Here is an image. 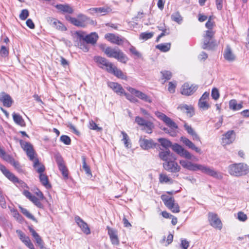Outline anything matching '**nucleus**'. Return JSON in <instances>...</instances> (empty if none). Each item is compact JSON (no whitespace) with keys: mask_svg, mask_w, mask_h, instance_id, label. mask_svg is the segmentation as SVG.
I'll return each instance as SVG.
<instances>
[{"mask_svg":"<svg viewBox=\"0 0 249 249\" xmlns=\"http://www.w3.org/2000/svg\"><path fill=\"white\" fill-rule=\"evenodd\" d=\"M153 128H154L153 124L152 122L149 121L144 126V128L142 129V130L145 131V132L148 134H151L152 132V129Z\"/></svg>","mask_w":249,"mask_h":249,"instance_id":"obj_49","label":"nucleus"},{"mask_svg":"<svg viewBox=\"0 0 249 249\" xmlns=\"http://www.w3.org/2000/svg\"><path fill=\"white\" fill-rule=\"evenodd\" d=\"M162 75V79H164L165 81L170 80L172 77V73L170 71H163L160 72Z\"/></svg>","mask_w":249,"mask_h":249,"instance_id":"obj_48","label":"nucleus"},{"mask_svg":"<svg viewBox=\"0 0 249 249\" xmlns=\"http://www.w3.org/2000/svg\"><path fill=\"white\" fill-rule=\"evenodd\" d=\"M58 166L64 178L65 179H67L68 178V170L66 166L63 164Z\"/></svg>","mask_w":249,"mask_h":249,"instance_id":"obj_44","label":"nucleus"},{"mask_svg":"<svg viewBox=\"0 0 249 249\" xmlns=\"http://www.w3.org/2000/svg\"><path fill=\"white\" fill-rule=\"evenodd\" d=\"M181 141L189 148L194 150L196 152L201 153V149L195 146V145L188 139L185 137H181Z\"/></svg>","mask_w":249,"mask_h":249,"instance_id":"obj_22","label":"nucleus"},{"mask_svg":"<svg viewBox=\"0 0 249 249\" xmlns=\"http://www.w3.org/2000/svg\"><path fill=\"white\" fill-rule=\"evenodd\" d=\"M157 49L160 50L161 52H167L171 48V43H161L157 45L156 46Z\"/></svg>","mask_w":249,"mask_h":249,"instance_id":"obj_36","label":"nucleus"},{"mask_svg":"<svg viewBox=\"0 0 249 249\" xmlns=\"http://www.w3.org/2000/svg\"><path fill=\"white\" fill-rule=\"evenodd\" d=\"M103 51L107 57L114 58L123 63H126L128 61L127 56L118 48L107 47Z\"/></svg>","mask_w":249,"mask_h":249,"instance_id":"obj_2","label":"nucleus"},{"mask_svg":"<svg viewBox=\"0 0 249 249\" xmlns=\"http://www.w3.org/2000/svg\"><path fill=\"white\" fill-rule=\"evenodd\" d=\"M171 18L173 21H175L178 24H180L182 21V18L178 11L172 14Z\"/></svg>","mask_w":249,"mask_h":249,"instance_id":"obj_40","label":"nucleus"},{"mask_svg":"<svg viewBox=\"0 0 249 249\" xmlns=\"http://www.w3.org/2000/svg\"><path fill=\"white\" fill-rule=\"evenodd\" d=\"M234 131L233 130L228 131L225 134L223 135L222 138V143L223 145L229 144L232 143L234 138L233 136Z\"/></svg>","mask_w":249,"mask_h":249,"instance_id":"obj_17","label":"nucleus"},{"mask_svg":"<svg viewBox=\"0 0 249 249\" xmlns=\"http://www.w3.org/2000/svg\"><path fill=\"white\" fill-rule=\"evenodd\" d=\"M135 121L138 125L142 126H144L149 122L139 116H137L135 118Z\"/></svg>","mask_w":249,"mask_h":249,"instance_id":"obj_47","label":"nucleus"},{"mask_svg":"<svg viewBox=\"0 0 249 249\" xmlns=\"http://www.w3.org/2000/svg\"><path fill=\"white\" fill-rule=\"evenodd\" d=\"M198 89V86L194 84H190L188 83H184L180 89L181 93L185 96L192 95Z\"/></svg>","mask_w":249,"mask_h":249,"instance_id":"obj_9","label":"nucleus"},{"mask_svg":"<svg viewBox=\"0 0 249 249\" xmlns=\"http://www.w3.org/2000/svg\"><path fill=\"white\" fill-rule=\"evenodd\" d=\"M224 57L229 61H233L235 59V56L232 53L230 46L227 45L224 53Z\"/></svg>","mask_w":249,"mask_h":249,"instance_id":"obj_28","label":"nucleus"},{"mask_svg":"<svg viewBox=\"0 0 249 249\" xmlns=\"http://www.w3.org/2000/svg\"><path fill=\"white\" fill-rule=\"evenodd\" d=\"M139 142L141 147L144 150H148L156 147L157 143L154 142L152 139H146L141 137Z\"/></svg>","mask_w":249,"mask_h":249,"instance_id":"obj_12","label":"nucleus"},{"mask_svg":"<svg viewBox=\"0 0 249 249\" xmlns=\"http://www.w3.org/2000/svg\"><path fill=\"white\" fill-rule=\"evenodd\" d=\"M108 72L113 74L115 76L121 79L126 80L127 78L126 76L121 70L116 67H113V66H112L110 71H109Z\"/></svg>","mask_w":249,"mask_h":249,"instance_id":"obj_23","label":"nucleus"},{"mask_svg":"<svg viewBox=\"0 0 249 249\" xmlns=\"http://www.w3.org/2000/svg\"><path fill=\"white\" fill-rule=\"evenodd\" d=\"M129 51L130 53L137 58H141L142 57V54H141V53L139 52H138L136 49V48L134 47V46H131V47L129 49Z\"/></svg>","mask_w":249,"mask_h":249,"instance_id":"obj_57","label":"nucleus"},{"mask_svg":"<svg viewBox=\"0 0 249 249\" xmlns=\"http://www.w3.org/2000/svg\"><path fill=\"white\" fill-rule=\"evenodd\" d=\"M108 86L118 95H123L125 92L122 86L118 83L109 82L108 83Z\"/></svg>","mask_w":249,"mask_h":249,"instance_id":"obj_15","label":"nucleus"},{"mask_svg":"<svg viewBox=\"0 0 249 249\" xmlns=\"http://www.w3.org/2000/svg\"><path fill=\"white\" fill-rule=\"evenodd\" d=\"M29 15V11L27 9H23L21 11L19 15V18L21 20H25Z\"/></svg>","mask_w":249,"mask_h":249,"instance_id":"obj_56","label":"nucleus"},{"mask_svg":"<svg viewBox=\"0 0 249 249\" xmlns=\"http://www.w3.org/2000/svg\"><path fill=\"white\" fill-rule=\"evenodd\" d=\"M158 141L165 149V150H168L169 147H172L171 142L165 138H159L158 139Z\"/></svg>","mask_w":249,"mask_h":249,"instance_id":"obj_35","label":"nucleus"},{"mask_svg":"<svg viewBox=\"0 0 249 249\" xmlns=\"http://www.w3.org/2000/svg\"><path fill=\"white\" fill-rule=\"evenodd\" d=\"M98 38V35L96 33L94 32L91 33L89 35H86L84 40L88 44H94L96 43Z\"/></svg>","mask_w":249,"mask_h":249,"instance_id":"obj_26","label":"nucleus"},{"mask_svg":"<svg viewBox=\"0 0 249 249\" xmlns=\"http://www.w3.org/2000/svg\"><path fill=\"white\" fill-rule=\"evenodd\" d=\"M0 54L2 57H6L9 54L8 50L4 46H2L0 50Z\"/></svg>","mask_w":249,"mask_h":249,"instance_id":"obj_60","label":"nucleus"},{"mask_svg":"<svg viewBox=\"0 0 249 249\" xmlns=\"http://www.w3.org/2000/svg\"><path fill=\"white\" fill-rule=\"evenodd\" d=\"M121 134L123 135L122 141L124 142V144L126 148H129L131 147L130 144L129 143V138L128 135L124 131H121Z\"/></svg>","mask_w":249,"mask_h":249,"instance_id":"obj_42","label":"nucleus"},{"mask_svg":"<svg viewBox=\"0 0 249 249\" xmlns=\"http://www.w3.org/2000/svg\"><path fill=\"white\" fill-rule=\"evenodd\" d=\"M0 170L6 177L12 182L14 183L19 182V180L18 178L7 169L4 166L0 165Z\"/></svg>","mask_w":249,"mask_h":249,"instance_id":"obj_20","label":"nucleus"},{"mask_svg":"<svg viewBox=\"0 0 249 249\" xmlns=\"http://www.w3.org/2000/svg\"><path fill=\"white\" fill-rule=\"evenodd\" d=\"M17 233H18L20 239L29 249L34 247L33 244L32 243L29 237L26 236L22 231L20 230H17Z\"/></svg>","mask_w":249,"mask_h":249,"instance_id":"obj_18","label":"nucleus"},{"mask_svg":"<svg viewBox=\"0 0 249 249\" xmlns=\"http://www.w3.org/2000/svg\"><path fill=\"white\" fill-rule=\"evenodd\" d=\"M94 60L97 63L100 68L105 69L108 72L109 71H110V69L113 65L105 58L99 56H95L94 57Z\"/></svg>","mask_w":249,"mask_h":249,"instance_id":"obj_7","label":"nucleus"},{"mask_svg":"<svg viewBox=\"0 0 249 249\" xmlns=\"http://www.w3.org/2000/svg\"><path fill=\"white\" fill-rule=\"evenodd\" d=\"M159 181L161 183H169L170 184H172L173 183V180L169 177L167 175L164 174H160L159 176Z\"/></svg>","mask_w":249,"mask_h":249,"instance_id":"obj_37","label":"nucleus"},{"mask_svg":"<svg viewBox=\"0 0 249 249\" xmlns=\"http://www.w3.org/2000/svg\"><path fill=\"white\" fill-rule=\"evenodd\" d=\"M60 141L66 145H70L71 143L70 138L67 135H62L60 138Z\"/></svg>","mask_w":249,"mask_h":249,"instance_id":"obj_52","label":"nucleus"},{"mask_svg":"<svg viewBox=\"0 0 249 249\" xmlns=\"http://www.w3.org/2000/svg\"><path fill=\"white\" fill-rule=\"evenodd\" d=\"M90 11V14L93 15L94 14H103L102 15H105L106 13L109 12L111 9L109 7H97V8H92L89 9Z\"/></svg>","mask_w":249,"mask_h":249,"instance_id":"obj_25","label":"nucleus"},{"mask_svg":"<svg viewBox=\"0 0 249 249\" xmlns=\"http://www.w3.org/2000/svg\"><path fill=\"white\" fill-rule=\"evenodd\" d=\"M55 6L58 10L64 13L71 14L73 12L72 8L68 4H59L56 5Z\"/></svg>","mask_w":249,"mask_h":249,"instance_id":"obj_29","label":"nucleus"},{"mask_svg":"<svg viewBox=\"0 0 249 249\" xmlns=\"http://www.w3.org/2000/svg\"><path fill=\"white\" fill-rule=\"evenodd\" d=\"M123 95H124L126 99L129 100L131 102L133 103H136L138 102V100L135 97H133L132 95L127 93L125 92L124 94Z\"/></svg>","mask_w":249,"mask_h":249,"instance_id":"obj_59","label":"nucleus"},{"mask_svg":"<svg viewBox=\"0 0 249 249\" xmlns=\"http://www.w3.org/2000/svg\"><path fill=\"white\" fill-rule=\"evenodd\" d=\"M161 198L164 205L169 209L172 205H174L175 202V200L173 197H170L166 195H162L161 196Z\"/></svg>","mask_w":249,"mask_h":249,"instance_id":"obj_24","label":"nucleus"},{"mask_svg":"<svg viewBox=\"0 0 249 249\" xmlns=\"http://www.w3.org/2000/svg\"><path fill=\"white\" fill-rule=\"evenodd\" d=\"M0 101L3 103L5 107H10L13 102L10 96L5 92H2L0 94Z\"/></svg>","mask_w":249,"mask_h":249,"instance_id":"obj_19","label":"nucleus"},{"mask_svg":"<svg viewBox=\"0 0 249 249\" xmlns=\"http://www.w3.org/2000/svg\"><path fill=\"white\" fill-rule=\"evenodd\" d=\"M33 166L36 169V171L39 174V180L42 184L47 189L50 188L51 185L49 182L48 178L43 174L45 169V166L39 163L38 159L35 160Z\"/></svg>","mask_w":249,"mask_h":249,"instance_id":"obj_4","label":"nucleus"},{"mask_svg":"<svg viewBox=\"0 0 249 249\" xmlns=\"http://www.w3.org/2000/svg\"><path fill=\"white\" fill-rule=\"evenodd\" d=\"M30 200L38 208H43L42 204L40 202L39 199L36 196H34Z\"/></svg>","mask_w":249,"mask_h":249,"instance_id":"obj_53","label":"nucleus"},{"mask_svg":"<svg viewBox=\"0 0 249 249\" xmlns=\"http://www.w3.org/2000/svg\"><path fill=\"white\" fill-rule=\"evenodd\" d=\"M67 18L71 21V22L73 24V25L78 26V27H81L82 26L83 23L78 20V19L75 18H72L70 16L67 17Z\"/></svg>","mask_w":249,"mask_h":249,"instance_id":"obj_45","label":"nucleus"},{"mask_svg":"<svg viewBox=\"0 0 249 249\" xmlns=\"http://www.w3.org/2000/svg\"><path fill=\"white\" fill-rule=\"evenodd\" d=\"M107 229L111 243L114 245H118L119 244V240L117 236V231L108 226L107 227Z\"/></svg>","mask_w":249,"mask_h":249,"instance_id":"obj_16","label":"nucleus"},{"mask_svg":"<svg viewBox=\"0 0 249 249\" xmlns=\"http://www.w3.org/2000/svg\"><path fill=\"white\" fill-rule=\"evenodd\" d=\"M178 108H179L183 111H185L187 114L189 115L190 116H192L193 109L191 106L187 105H181L178 107Z\"/></svg>","mask_w":249,"mask_h":249,"instance_id":"obj_38","label":"nucleus"},{"mask_svg":"<svg viewBox=\"0 0 249 249\" xmlns=\"http://www.w3.org/2000/svg\"><path fill=\"white\" fill-rule=\"evenodd\" d=\"M238 219L239 221L244 222L247 219V215L242 212H239L237 213Z\"/></svg>","mask_w":249,"mask_h":249,"instance_id":"obj_61","label":"nucleus"},{"mask_svg":"<svg viewBox=\"0 0 249 249\" xmlns=\"http://www.w3.org/2000/svg\"><path fill=\"white\" fill-rule=\"evenodd\" d=\"M82 168L85 170L86 174L91 176V172L89 167L87 164L86 158L85 156L82 157Z\"/></svg>","mask_w":249,"mask_h":249,"instance_id":"obj_41","label":"nucleus"},{"mask_svg":"<svg viewBox=\"0 0 249 249\" xmlns=\"http://www.w3.org/2000/svg\"><path fill=\"white\" fill-rule=\"evenodd\" d=\"M208 220L210 225L214 228L221 230L222 228V223L217 215L213 213H209L208 214Z\"/></svg>","mask_w":249,"mask_h":249,"instance_id":"obj_11","label":"nucleus"},{"mask_svg":"<svg viewBox=\"0 0 249 249\" xmlns=\"http://www.w3.org/2000/svg\"><path fill=\"white\" fill-rule=\"evenodd\" d=\"M229 107L231 109L236 111L241 109L243 107V106L241 103L237 104L236 100L232 99L229 102Z\"/></svg>","mask_w":249,"mask_h":249,"instance_id":"obj_31","label":"nucleus"},{"mask_svg":"<svg viewBox=\"0 0 249 249\" xmlns=\"http://www.w3.org/2000/svg\"><path fill=\"white\" fill-rule=\"evenodd\" d=\"M0 206L3 209H5L7 207L5 196L3 192L0 193Z\"/></svg>","mask_w":249,"mask_h":249,"instance_id":"obj_55","label":"nucleus"},{"mask_svg":"<svg viewBox=\"0 0 249 249\" xmlns=\"http://www.w3.org/2000/svg\"><path fill=\"white\" fill-rule=\"evenodd\" d=\"M74 219L77 224L81 228L84 233L86 234H89L90 233V231L88 224L79 216H76Z\"/></svg>","mask_w":249,"mask_h":249,"instance_id":"obj_14","label":"nucleus"},{"mask_svg":"<svg viewBox=\"0 0 249 249\" xmlns=\"http://www.w3.org/2000/svg\"><path fill=\"white\" fill-rule=\"evenodd\" d=\"M8 158L9 159V163H10L18 172H23L22 167L18 161H16L11 156H8Z\"/></svg>","mask_w":249,"mask_h":249,"instance_id":"obj_34","label":"nucleus"},{"mask_svg":"<svg viewBox=\"0 0 249 249\" xmlns=\"http://www.w3.org/2000/svg\"><path fill=\"white\" fill-rule=\"evenodd\" d=\"M198 106L200 108L203 109H207L209 108L210 106L206 100H201L199 99L198 102Z\"/></svg>","mask_w":249,"mask_h":249,"instance_id":"obj_51","label":"nucleus"},{"mask_svg":"<svg viewBox=\"0 0 249 249\" xmlns=\"http://www.w3.org/2000/svg\"><path fill=\"white\" fill-rule=\"evenodd\" d=\"M159 157L160 160L164 161V162L171 160H176L174 155L169 149L160 151L159 153Z\"/></svg>","mask_w":249,"mask_h":249,"instance_id":"obj_13","label":"nucleus"},{"mask_svg":"<svg viewBox=\"0 0 249 249\" xmlns=\"http://www.w3.org/2000/svg\"><path fill=\"white\" fill-rule=\"evenodd\" d=\"M52 26L59 30H65L66 29V27L63 25V24L57 19H55L53 21V24H52Z\"/></svg>","mask_w":249,"mask_h":249,"instance_id":"obj_46","label":"nucleus"},{"mask_svg":"<svg viewBox=\"0 0 249 249\" xmlns=\"http://www.w3.org/2000/svg\"><path fill=\"white\" fill-rule=\"evenodd\" d=\"M154 35V33L152 32L150 33H147V32H144L142 33L140 35V38L141 39H144V40H147L149 38H151Z\"/></svg>","mask_w":249,"mask_h":249,"instance_id":"obj_54","label":"nucleus"},{"mask_svg":"<svg viewBox=\"0 0 249 249\" xmlns=\"http://www.w3.org/2000/svg\"><path fill=\"white\" fill-rule=\"evenodd\" d=\"M127 90L130 92L131 94L134 95L136 97L148 103H151L152 100L151 98L147 96L142 92L134 88L128 87L126 88Z\"/></svg>","mask_w":249,"mask_h":249,"instance_id":"obj_10","label":"nucleus"},{"mask_svg":"<svg viewBox=\"0 0 249 249\" xmlns=\"http://www.w3.org/2000/svg\"><path fill=\"white\" fill-rule=\"evenodd\" d=\"M176 160H171L163 163V167L166 171L175 173L179 172L180 167L175 161Z\"/></svg>","mask_w":249,"mask_h":249,"instance_id":"obj_8","label":"nucleus"},{"mask_svg":"<svg viewBox=\"0 0 249 249\" xmlns=\"http://www.w3.org/2000/svg\"><path fill=\"white\" fill-rule=\"evenodd\" d=\"M85 40H79L77 46L85 52H87L89 50V45Z\"/></svg>","mask_w":249,"mask_h":249,"instance_id":"obj_33","label":"nucleus"},{"mask_svg":"<svg viewBox=\"0 0 249 249\" xmlns=\"http://www.w3.org/2000/svg\"><path fill=\"white\" fill-rule=\"evenodd\" d=\"M105 37L109 41L117 45H121L123 42L122 39L113 34H107L105 35Z\"/></svg>","mask_w":249,"mask_h":249,"instance_id":"obj_21","label":"nucleus"},{"mask_svg":"<svg viewBox=\"0 0 249 249\" xmlns=\"http://www.w3.org/2000/svg\"><path fill=\"white\" fill-rule=\"evenodd\" d=\"M212 97L214 100H217L219 98V93L216 88L213 89L212 90Z\"/></svg>","mask_w":249,"mask_h":249,"instance_id":"obj_58","label":"nucleus"},{"mask_svg":"<svg viewBox=\"0 0 249 249\" xmlns=\"http://www.w3.org/2000/svg\"><path fill=\"white\" fill-rule=\"evenodd\" d=\"M166 124L169 126L171 130L173 131L178 128V125L169 117L167 118L164 122Z\"/></svg>","mask_w":249,"mask_h":249,"instance_id":"obj_39","label":"nucleus"},{"mask_svg":"<svg viewBox=\"0 0 249 249\" xmlns=\"http://www.w3.org/2000/svg\"><path fill=\"white\" fill-rule=\"evenodd\" d=\"M12 116L14 122L17 124L21 126H24L25 125V122L20 115L14 112L13 113Z\"/></svg>","mask_w":249,"mask_h":249,"instance_id":"obj_32","label":"nucleus"},{"mask_svg":"<svg viewBox=\"0 0 249 249\" xmlns=\"http://www.w3.org/2000/svg\"><path fill=\"white\" fill-rule=\"evenodd\" d=\"M12 212L13 216L18 221H21L22 220V216L19 213L17 210H14Z\"/></svg>","mask_w":249,"mask_h":249,"instance_id":"obj_63","label":"nucleus"},{"mask_svg":"<svg viewBox=\"0 0 249 249\" xmlns=\"http://www.w3.org/2000/svg\"><path fill=\"white\" fill-rule=\"evenodd\" d=\"M172 149L176 152L180 156L183 157L185 154V152L186 150L184 149L181 146L176 143L172 145Z\"/></svg>","mask_w":249,"mask_h":249,"instance_id":"obj_30","label":"nucleus"},{"mask_svg":"<svg viewBox=\"0 0 249 249\" xmlns=\"http://www.w3.org/2000/svg\"><path fill=\"white\" fill-rule=\"evenodd\" d=\"M30 231L32 233V236L35 238V241L37 244L39 246L41 249L44 247V243L41 237L39 234L32 228L30 229Z\"/></svg>","mask_w":249,"mask_h":249,"instance_id":"obj_27","label":"nucleus"},{"mask_svg":"<svg viewBox=\"0 0 249 249\" xmlns=\"http://www.w3.org/2000/svg\"><path fill=\"white\" fill-rule=\"evenodd\" d=\"M176 85V83H173L172 82H170L169 83L168 89L170 93H173L175 92Z\"/></svg>","mask_w":249,"mask_h":249,"instance_id":"obj_62","label":"nucleus"},{"mask_svg":"<svg viewBox=\"0 0 249 249\" xmlns=\"http://www.w3.org/2000/svg\"><path fill=\"white\" fill-rule=\"evenodd\" d=\"M214 33L213 30H208L206 31L202 45L203 49L213 50L217 46L216 41L213 39Z\"/></svg>","mask_w":249,"mask_h":249,"instance_id":"obj_5","label":"nucleus"},{"mask_svg":"<svg viewBox=\"0 0 249 249\" xmlns=\"http://www.w3.org/2000/svg\"><path fill=\"white\" fill-rule=\"evenodd\" d=\"M229 173L234 176H241L247 174L249 172V167L244 163H235L229 166Z\"/></svg>","mask_w":249,"mask_h":249,"instance_id":"obj_3","label":"nucleus"},{"mask_svg":"<svg viewBox=\"0 0 249 249\" xmlns=\"http://www.w3.org/2000/svg\"><path fill=\"white\" fill-rule=\"evenodd\" d=\"M19 208L20 209L21 213L29 219H30L33 221L36 220L35 217L31 213H30L27 209L21 206H19Z\"/></svg>","mask_w":249,"mask_h":249,"instance_id":"obj_43","label":"nucleus"},{"mask_svg":"<svg viewBox=\"0 0 249 249\" xmlns=\"http://www.w3.org/2000/svg\"><path fill=\"white\" fill-rule=\"evenodd\" d=\"M179 163L184 168L188 170L192 171H200L203 173L218 179H221L223 178L221 173L204 165L195 163L186 160H180Z\"/></svg>","mask_w":249,"mask_h":249,"instance_id":"obj_1","label":"nucleus"},{"mask_svg":"<svg viewBox=\"0 0 249 249\" xmlns=\"http://www.w3.org/2000/svg\"><path fill=\"white\" fill-rule=\"evenodd\" d=\"M89 127L90 129L96 130L97 131H101L102 130V128L99 127L92 120L89 122Z\"/></svg>","mask_w":249,"mask_h":249,"instance_id":"obj_50","label":"nucleus"},{"mask_svg":"<svg viewBox=\"0 0 249 249\" xmlns=\"http://www.w3.org/2000/svg\"><path fill=\"white\" fill-rule=\"evenodd\" d=\"M19 143L21 148L26 152L29 159L34 162L36 159H35V152L32 144L22 140L19 141Z\"/></svg>","mask_w":249,"mask_h":249,"instance_id":"obj_6","label":"nucleus"},{"mask_svg":"<svg viewBox=\"0 0 249 249\" xmlns=\"http://www.w3.org/2000/svg\"><path fill=\"white\" fill-rule=\"evenodd\" d=\"M55 159L56 161V163L58 165V166L63 164H64V160L61 157L59 154H56L55 155Z\"/></svg>","mask_w":249,"mask_h":249,"instance_id":"obj_64","label":"nucleus"}]
</instances>
